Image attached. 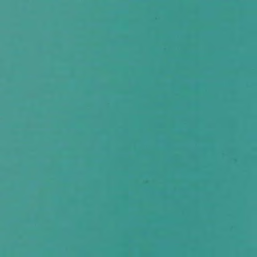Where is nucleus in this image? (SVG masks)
Returning a JSON list of instances; mask_svg holds the SVG:
<instances>
[{
    "instance_id": "f257e3e1",
    "label": "nucleus",
    "mask_w": 257,
    "mask_h": 257,
    "mask_svg": "<svg viewBox=\"0 0 257 257\" xmlns=\"http://www.w3.org/2000/svg\"><path fill=\"white\" fill-rule=\"evenodd\" d=\"M204 132H257V130H204Z\"/></svg>"
}]
</instances>
